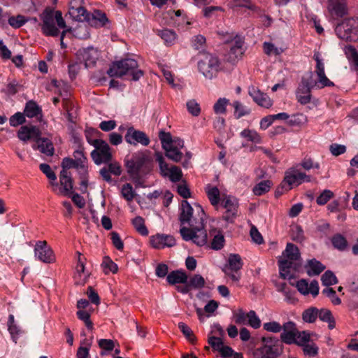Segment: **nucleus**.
Wrapping results in <instances>:
<instances>
[{"label":"nucleus","mask_w":358,"mask_h":358,"mask_svg":"<svg viewBox=\"0 0 358 358\" xmlns=\"http://www.w3.org/2000/svg\"><path fill=\"white\" fill-rule=\"evenodd\" d=\"M125 140L128 143L132 145L141 143V145L146 146L150 143V140L144 132L136 130L132 127L127 129V132L125 135Z\"/></svg>","instance_id":"nucleus-16"},{"label":"nucleus","mask_w":358,"mask_h":358,"mask_svg":"<svg viewBox=\"0 0 358 358\" xmlns=\"http://www.w3.org/2000/svg\"><path fill=\"white\" fill-rule=\"evenodd\" d=\"M155 160L158 162L160 173L164 177H168L172 182H178L182 178L181 169L173 166L169 167L168 164L165 162L164 157L161 152H156L155 155Z\"/></svg>","instance_id":"nucleus-9"},{"label":"nucleus","mask_w":358,"mask_h":358,"mask_svg":"<svg viewBox=\"0 0 358 358\" xmlns=\"http://www.w3.org/2000/svg\"><path fill=\"white\" fill-rule=\"evenodd\" d=\"M74 161L76 163V169L87 173V167L85 166L86 157L84 155L83 151L77 150L73 152Z\"/></svg>","instance_id":"nucleus-33"},{"label":"nucleus","mask_w":358,"mask_h":358,"mask_svg":"<svg viewBox=\"0 0 358 358\" xmlns=\"http://www.w3.org/2000/svg\"><path fill=\"white\" fill-rule=\"evenodd\" d=\"M132 224L136 230L143 236L148 234V230L145 225V220L141 216H136L132 220Z\"/></svg>","instance_id":"nucleus-36"},{"label":"nucleus","mask_w":358,"mask_h":358,"mask_svg":"<svg viewBox=\"0 0 358 358\" xmlns=\"http://www.w3.org/2000/svg\"><path fill=\"white\" fill-rule=\"evenodd\" d=\"M334 196V193L329 189H324L317 198L316 202L318 205L326 204Z\"/></svg>","instance_id":"nucleus-55"},{"label":"nucleus","mask_w":358,"mask_h":358,"mask_svg":"<svg viewBox=\"0 0 358 358\" xmlns=\"http://www.w3.org/2000/svg\"><path fill=\"white\" fill-rule=\"evenodd\" d=\"M329 150L334 156H338L345 152L346 147L344 145L334 143L330 145Z\"/></svg>","instance_id":"nucleus-63"},{"label":"nucleus","mask_w":358,"mask_h":358,"mask_svg":"<svg viewBox=\"0 0 358 358\" xmlns=\"http://www.w3.org/2000/svg\"><path fill=\"white\" fill-rule=\"evenodd\" d=\"M271 188V181L263 180L259 182L253 188V192L255 195L260 196L267 192Z\"/></svg>","instance_id":"nucleus-45"},{"label":"nucleus","mask_w":358,"mask_h":358,"mask_svg":"<svg viewBox=\"0 0 358 358\" xmlns=\"http://www.w3.org/2000/svg\"><path fill=\"white\" fill-rule=\"evenodd\" d=\"M127 172L134 182L138 186H143L144 176L148 171L147 168H141L127 164Z\"/></svg>","instance_id":"nucleus-22"},{"label":"nucleus","mask_w":358,"mask_h":358,"mask_svg":"<svg viewBox=\"0 0 358 358\" xmlns=\"http://www.w3.org/2000/svg\"><path fill=\"white\" fill-rule=\"evenodd\" d=\"M41 108L34 101H29L26 103L24 115L27 117L32 118L41 115Z\"/></svg>","instance_id":"nucleus-31"},{"label":"nucleus","mask_w":358,"mask_h":358,"mask_svg":"<svg viewBox=\"0 0 358 358\" xmlns=\"http://www.w3.org/2000/svg\"><path fill=\"white\" fill-rule=\"evenodd\" d=\"M80 55L85 62V66L87 68L94 65L98 59L99 54L96 49L88 48L80 51Z\"/></svg>","instance_id":"nucleus-26"},{"label":"nucleus","mask_w":358,"mask_h":358,"mask_svg":"<svg viewBox=\"0 0 358 358\" xmlns=\"http://www.w3.org/2000/svg\"><path fill=\"white\" fill-rule=\"evenodd\" d=\"M41 132L36 126H22L17 131L18 138L24 142L29 140L36 141L41 136Z\"/></svg>","instance_id":"nucleus-18"},{"label":"nucleus","mask_w":358,"mask_h":358,"mask_svg":"<svg viewBox=\"0 0 358 358\" xmlns=\"http://www.w3.org/2000/svg\"><path fill=\"white\" fill-rule=\"evenodd\" d=\"M40 170L47 176V178L52 180H55L57 176L55 173L52 171L50 166L47 164H41Z\"/></svg>","instance_id":"nucleus-62"},{"label":"nucleus","mask_w":358,"mask_h":358,"mask_svg":"<svg viewBox=\"0 0 358 358\" xmlns=\"http://www.w3.org/2000/svg\"><path fill=\"white\" fill-rule=\"evenodd\" d=\"M198 69L206 78L212 79L220 69V62L217 56L205 53L198 62Z\"/></svg>","instance_id":"nucleus-5"},{"label":"nucleus","mask_w":358,"mask_h":358,"mask_svg":"<svg viewBox=\"0 0 358 358\" xmlns=\"http://www.w3.org/2000/svg\"><path fill=\"white\" fill-rule=\"evenodd\" d=\"M224 237L222 232L219 231L214 236L211 242V248L215 250H221L224 245Z\"/></svg>","instance_id":"nucleus-48"},{"label":"nucleus","mask_w":358,"mask_h":358,"mask_svg":"<svg viewBox=\"0 0 358 358\" xmlns=\"http://www.w3.org/2000/svg\"><path fill=\"white\" fill-rule=\"evenodd\" d=\"M248 93L253 101L260 106L268 108L273 104L271 99L266 94L253 86L249 87Z\"/></svg>","instance_id":"nucleus-20"},{"label":"nucleus","mask_w":358,"mask_h":358,"mask_svg":"<svg viewBox=\"0 0 358 358\" xmlns=\"http://www.w3.org/2000/svg\"><path fill=\"white\" fill-rule=\"evenodd\" d=\"M166 280L171 285L186 283L187 280V275L185 272L177 270L169 273L167 275Z\"/></svg>","instance_id":"nucleus-30"},{"label":"nucleus","mask_w":358,"mask_h":358,"mask_svg":"<svg viewBox=\"0 0 358 358\" xmlns=\"http://www.w3.org/2000/svg\"><path fill=\"white\" fill-rule=\"evenodd\" d=\"M110 236L112 243L115 248L118 250H122L124 248V243L118 233L116 231H113L111 232Z\"/></svg>","instance_id":"nucleus-61"},{"label":"nucleus","mask_w":358,"mask_h":358,"mask_svg":"<svg viewBox=\"0 0 358 358\" xmlns=\"http://www.w3.org/2000/svg\"><path fill=\"white\" fill-rule=\"evenodd\" d=\"M264 51L267 55H280L284 52L281 47H277L272 43L264 42L263 43Z\"/></svg>","instance_id":"nucleus-39"},{"label":"nucleus","mask_w":358,"mask_h":358,"mask_svg":"<svg viewBox=\"0 0 358 358\" xmlns=\"http://www.w3.org/2000/svg\"><path fill=\"white\" fill-rule=\"evenodd\" d=\"M92 20L95 21L96 26H104L108 22V18L104 13L96 10L92 15Z\"/></svg>","instance_id":"nucleus-52"},{"label":"nucleus","mask_w":358,"mask_h":358,"mask_svg":"<svg viewBox=\"0 0 358 358\" xmlns=\"http://www.w3.org/2000/svg\"><path fill=\"white\" fill-rule=\"evenodd\" d=\"M187 108L188 112L193 116H199L201 113V108L199 104L194 100H189L187 103Z\"/></svg>","instance_id":"nucleus-51"},{"label":"nucleus","mask_w":358,"mask_h":358,"mask_svg":"<svg viewBox=\"0 0 358 358\" xmlns=\"http://www.w3.org/2000/svg\"><path fill=\"white\" fill-rule=\"evenodd\" d=\"M229 5L233 9L238 7H245L250 10L255 9V6L249 0H229Z\"/></svg>","instance_id":"nucleus-47"},{"label":"nucleus","mask_w":358,"mask_h":358,"mask_svg":"<svg viewBox=\"0 0 358 358\" xmlns=\"http://www.w3.org/2000/svg\"><path fill=\"white\" fill-rule=\"evenodd\" d=\"M308 276L320 275L324 269L325 266L315 259H310L305 266Z\"/></svg>","instance_id":"nucleus-25"},{"label":"nucleus","mask_w":358,"mask_h":358,"mask_svg":"<svg viewBox=\"0 0 358 358\" xmlns=\"http://www.w3.org/2000/svg\"><path fill=\"white\" fill-rule=\"evenodd\" d=\"M27 22L25 17L21 15L16 17L12 16L8 19V24L13 28L17 29L23 26Z\"/></svg>","instance_id":"nucleus-53"},{"label":"nucleus","mask_w":358,"mask_h":358,"mask_svg":"<svg viewBox=\"0 0 358 358\" xmlns=\"http://www.w3.org/2000/svg\"><path fill=\"white\" fill-rule=\"evenodd\" d=\"M328 10L331 15L343 17L348 13L346 0H328Z\"/></svg>","instance_id":"nucleus-23"},{"label":"nucleus","mask_w":358,"mask_h":358,"mask_svg":"<svg viewBox=\"0 0 358 358\" xmlns=\"http://www.w3.org/2000/svg\"><path fill=\"white\" fill-rule=\"evenodd\" d=\"M232 105L234 108V115L236 119L250 113V109L238 101H234Z\"/></svg>","instance_id":"nucleus-38"},{"label":"nucleus","mask_w":358,"mask_h":358,"mask_svg":"<svg viewBox=\"0 0 358 358\" xmlns=\"http://www.w3.org/2000/svg\"><path fill=\"white\" fill-rule=\"evenodd\" d=\"M205 192L210 203L213 206L218 205L220 201V192L219 189L215 186L208 184L205 187Z\"/></svg>","instance_id":"nucleus-29"},{"label":"nucleus","mask_w":358,"mask_h":358,"mask_svg":"<svg viewBox=\"0 0 358 358\" xmlns=\"http://www.w3.org/2000/svg\"><path fill=\"white\" fill-rule=\"evenodd\" d=\"M313 58L317 63L315 73L318 77V83L321 85V87L334 86V83L329 80L325 75L324 64L320 58V54L318 52H315Z\"/></svg>","instance_id":"nucleus-17"},{"label":"nucleus","mask_w":358,"mask_h":358,"mask_svg":"<svg viewBox=\"0 0 358 358\" xmlns=\"http://www.w3.org/2000/svg\"><path fill=\"white\" fill-rule=\"evenodd\" d=\"M301 255L297 246L289 243L278 261L280 275L283 279L292 277L291 270L296 271L301 266Z\"/></svg>","instance_id":"nucleus-2"},{"label":"nucleus","mask_w":358,"mask_h":358,"mask_svg":"<svg viewBox=\"0 0 358 358\" xmlns=\"http://www.w3.org/2000/svg\"><path fill=\"white\" fill-rule=\"evenodd\" d=\"M159 35L167 45H173L176 40V34L171 29H165L159 31Z\"/></svg>","instance_id":"nucleus-35"},{"label":"nucleus","mask_w":358,"mask_h":358,"mask_svg":"<svg viewBox=\"0 0 358 358\" xmlns=\"http://www.w3.org/2000/svg\"><path fill=\"white\" fill-rule=\"evenodd\" d=\"M138 62L131 58L122 59L113 63L107 73L110 77L121 78L123 76L129 75L132 76L134 81L138 80L143 75L141 70L137 69Z\"/></svg>","instance_id":"nucleus-4"},{"label":"nucleus","mask_w":358,"mask_h":358,"mask_svg":"<svg viewBox=\"0 0 358 358\" xmlns=\"http://www.w3.org/2000/svg\"><path fill=\"white\" fill-rule=\"evenodd\" d=\"M42 20L41 24L42 32L48 36H57L59 35V29L56 27L55 22L59 28L66 27V23L62 17V13L59 10L48 7L40 15Z\"/></svg>","instance_id":"nucleus-3"},{"label":"nucleus","mask_w":358,"mask_h":358,"mask_svg":"<svg viewBox=\"0 0 358 358\" xmlns=\"http://www.w3.org/2000/svg\"><path fill=\"white\" fill-rule=\"evenodd\" d=\"M70 14L78 21L88 19V13L84 7L80 6L76 8H70Z\"/></svg>","instance_id":"nucleus-41"},{"label":"nucleus","mask_w":358,"mask_h":358,"mask_svg":"<svg viewBox=\"0 0 358 358\" xmlns=\"http://www.w3.org/2000/svg\"><path fill=\"white\" fill-rule=\"evenodd\" d=\"M282 326L275 321L269 322L264 324V329L267 331L278 333L282 331Z\"/></svg>","instance_id":"nucleus-59"},{"label":"nucleus","mask_w":358,"mask_h":358,"mask_svg":"<svg viewBox=\"0 0 358 358\" xmlns=\"http://www.w3.org/2000/svg\"><path fill=\"white\" fill-rule=\"evenodd\" d=\"M59 182L62 187L58 194L70 196L73 194V180L71 173L67 170H62L59 174Z\"/></svg>","instance_id":"nucleus-19"},{"label":"nucleus","mask_w":358,"mask_h":358,"mask_svg":"<svg viewBox=\"0 0 358 358\" xmlns=\"http://www.w3.org/2000/svg\"><path fill=\"white\" fill-rule=\"evenodd\" d=\"M121 195L127 201H132L136 195L131 184L126 183L121 188Z\"/></svg>","instance_id":"nucleus-44"},{"label":"nucleus","mask_w":358,"mask_h":358,"mask_svg":"<svg viewBox=\"0 0 358 358\" xmlns=\"http://www.w3.org/2000/svg\"><path fill=\"white\" fill-rule=\"evenodd\" d=\"M193 208L191 205L184 200L181 203L180 221L182 224H188L190 228L182 227L180 230L182 238L186 241H192L199 246H202L207 243V234L203 229V219L194 224V220L192 219Z\"/></svg>","instance_id":"nucleus-1"},{"label":"nucleus","mask_w":358,"mask_h":358,"mask_svg":"<svg viewBox=\"0 0 358 358\" xmlns=\"http://www.w3.org/2000/svg\"><path fill=\"white\" fill-rule=\"evenodd\" d=\"M321 281L324 286L329 287L338 282V279L331 271H327L321 277Z\"/></svg>","instance_id":"nucleus-43"},{"label":"nucleus","mask_w":358,"mask_h":358,"mask_svg":"<svg viewBox=\"0 0 358 358\" xmlns=\"http://www.w3.org/2000/svg\"><path fill=\"white\" fill-rule=\"evenodd\" d=\"M310 176L300 171L296 167H292L285 172V177L281 182V188L289 191L293 186H298L303 182H310Z\"/></svg>","instance_id":"nucleus-7"},{"label":"nucleus","mask_w":358,"mask_h":358,"mask_svg":"<svg viewBox=\"0 0 358 358\" xmlns=\"http://www.w3.org/2000/svg\"><path fill=\"white\" fill-rule=\"evenodd\" d=\"M241 136L255 143H260L262 141L259 134L256 131L252 129L243 130L241 132Z\"/></svg>","instance_id":"nucleus-37"},{"label":"nucleus","mask_w":358,"mask_h":358,"mask_svg":"<svg viewBox=\"0 0 358 358\" xmlns=\"http://www.w3.org/2000/svg\"><path fill=\"white\" fill-rule=\"evenodd\" d=\"M295 286L297 290L304 296L311 294L313 297H315L319 294V284L316 280H313L310 283H308L307 280L301 279L296 281Z\"/></svg>","instance_id":"nucleus-15"},{"label":"nucleus","mask_w":358,"mask_h":358,"mask_svg":"<svg viewBox=\"0 0 358 358\" xmlns=\"http://www.w3.org/2000/svg\"><path fill=\"white\" fill-rule=\"evenodd\" d=\"M336 35L345 41H358V19L350 18L344 20L335 29Z\"/></svg>","instance_id":"nucleus-6"},{"label":"nucleus","mask_w":358,"mask_h":358,"mask_svg":"<svg viewBox=\"0 0 358 358\" xmlns=\"http://www.w3.org/2000/svg\"><path fill=\"white\" fill-rule=\"evenodd\" d=\"M324 295L329 297L334 305L341 303V299L336 296V292L331 287L324 289L322 292Z\"/></svg>","instance_id":"nucleus-57"},{"label":"nucleus","mask_w":358,"mask_h":358,"mask_svg":"<svg viewBox=\"0 0 358 358\" xmlns=\"http://www.w3.org/2000/svg\"><path fill=\"white\" fill-rule=\"evenodd\" d=\"M208 343L210 345L214 351H220L224 346L222 338L216 336H210L208 338Z\"/></svg>","instance_id":"nucleus-60"},{"label":"nucleus","mask_w":358,"mask_h":358,"mask_svg":"<svg viewBox=\"0 0 358 358\" xmlns=\"http://www.w3.org/2000/svg\"><path fill=\"white\" fill-rule=\"evenodd\" d=\"M262 354L260 358H278L280 355V351L278 348L265 345L259 349Z\"/></svg>","instance_id":"nucleus-32"},{"label":"nucleus","mask_w":358,"mask_h":358,"mask_svg":"<svg viewBox=\"0 0 358 358\" xmlns=\"http://www.w3.org/2000/svg\"><path fill=\"white\" fill-rule=\"evenodd\" d=\"M164 150H165L166 156L171 160L175 162H178L181 160L182 153L180 150H178V149L173 148L172 145Z\"/></svg>","instance_id":"nucleus-42"},{"label":"nucleus","mask_w":358,"mask_h":358,"mask_svg":"<svg viewBox=\"0 0 358 358\" xmlns=\"http://www.w3.org/2000/svg\"><path fill=\"white\" fill-rule=\"evenodd\" d=\"M37 145H33L34 150L38 149L39 151L47 156H52L54 155L55 149L52 141L46 138H41L36 141Z\"/></svg>","instance_id":"nucleus-24"},{"label":"nucleus","mask_w":358,"mask_h":358,"mask_svg":"<svg viewBox=\"0 0 358 358\" xmlns=\"http://www.w3.org/2000/svg\"><path fill=\"white\" fill-rule=\"evenodd\" d=\"M300 84L312 90L317 85V82L313 79V73H309L307 76L303 77Z\"/></svg>","instance_id":"nucleus-64"},{"label":"nucleus","mask_w":358,"mask_h":358,"mask_svg":"<svg viewBox=\"0 0 358 358\" xmlns=\"http://www.w3.org/2000/svg\"><path fill=\"white\" fill-rule=\"evenodd\" d=\"M229 103V100L226 98H220L213 106L215 113L222 114L226 112V106Z\"/></svg>","instance_id":"nucleus-54"},{"label":"nucleus","mask_w":358,"mask_h":358,"mask_svg":"<svg viewBox=\"0 0 358 358\" xmlns=\"http://www.w3.org/2000/svg\"><path fill=\"white\" fill-rule=\"evenodd\" d=\"M35 258L43 263H52L55 258L51 248L48 245L45 241H38L34 247Z\"/></svg>","instance_id":"nucleus-12"},{"label":"nucleus","mask_w":358,"mask_h":358,"mask_svg":"<svg viewBox=\"0 0 358 358\" xmlns=\"http://www.w3.org/2000/svg\"><path fill=\"white\" fill-rule=\"evenodd\" d=\"M243 266L241 257L238 254H231L228 258V263L222 268L224 274L234 282H238L241 278L239 271Z\"/></svg>","instance_id":"nucleus-10"},{"label":"nucleus","mask_w":358,"mask_h":358,"mask_svg":"<svg viewBox=\"0 0 358 358\" xmlns=\"http://www.w3.org/2000/svg\"><path fill=\"white\" fill-rule=\"evenodd\" d=\"M331 242L334 247L340 250H343L347 246L346 239L340 234L334 236L331 239Z\"/></svg>","instance_id":"nucleus-50"},{"label":"nucleus","mask_w":358,"mask_h":358,"mask_svg":"<svg viewBox=\"0 0 358 358\" xmlns=\"http://www.w3.org/2000/svg\"><path fill=\"white\" fill-rule=\"evenodd\" d=\"M186 283L192 289H199L204 287L205 280L201 275L196 274L187 279Z\"/></svg>","instance_id":"nucleus-34"},{"label":"nucleus","mask_w":358,"mask_h":358,"mask_svg":"<svg viewBox=\"0 0 358 358\" xmlns=\"http://www.w3.org/2000/svg\"><path fill=\"white\" fill-rule=\"evenodd\" d=\"M282 332L280 334L281 341L287 345L299 343V341L301 337L302 331L297 329L296 324L292 322H287L283 324L282 328Z\"/></svg>","instance_id":"nucleus-11"},{"label":"nucleus","mask_w":358,"mask_h":358,"mask_svg":"<svg viewBox=\"0 0 358 358\" xmlns=\"http://www.w3.org/2000/svg\"><path fill=\"white\" fill-rule=\"evenodd\" d=\"M243 41L240 38H236L234 40L233 45L231 47L230 53L235 55L237 57L243 53Z\"/></svg>","instance_id":"nucleus-49"},{"label":"nucleus","mask_w":358,"mask_h":358,"mask_svg":"<svg viewBox=\"0 0 358 358\" xmlns=\"http://www.w3.org/2000/svg\"><path fill=\"white\" fill-rule=\"evenodd\" d=\"M178 326L181 332L189 342H195L196 337L194 335L193 331L185 323L180 322L178 323Z\"/></svg>","instance_id":"nucleus-46"},{"label":"nucleus","mask_w":358,"mask_h":358,"mask_svg":"<svg viewBox=\"0 0 358 358\" xmlns=\"http://www.w3.org/2000/svg\"><path fill=\"white\" fill-rule=\"evenodd\" d=\"M159 139L161 141L162 148H169V146L172 145L173 140L170 133H166L164 131L159 132Z\"/></svg>","instance_id":"nucleus-58"},{"label":"nucleus","mask_w":358,"mask_h":358,"mask_svg":"<svg viewBox=\"0 0 358 358\" xmlns=\"http://www.w3.org/2000/svg\"><path fill=\"white\" fill-rule=\"evenodd\" d=\"M222 205L226 209L223 220L228 222H233L238 215V200L234 196H226L222 200Z\"/></svg>","instance_id":"nucleus-13"},{"label":"nucleus","mask_w":358,"mask_h":358,"mask_svg":"<svg viewBox=\"0 0 358 358\" xmlns=\"http://www.w3.org/2000/svg\"><path fill=\"white\" fill-rule=\"evenodd\" d=\"M310 333L308 331H302V336L297 345L302 347L303 354L310 357H316L319 353L318 346L310 341Z\"/></svg>","instance_id":"nucleus-14"},{"label":"nucleus","mask_w":358,"mask_h":358,"mask_svg":"<svg viewBox=\"0 0 358 358\" xmlns=\"http://www.w3.org/2000/svg\"><path fill=\"white\" fill-rule=\"evenodd\" d=\"M98 344L102 350L100 352L101 356L106 355L107 352L112 351L115 348V342L111 339H100L98 341Z\"/></svg>","instance_id":"nucleus-40"},{"label":"nucleus","mask_w":358,"mask_h":358,"mask_svg":"<svg viewBox=\"0 0 358 358\" xmlns=\"http://www.w3.org/2000/svg\"><path fill=\"white\" fill-rule=\"evenodd\" d=\"M150 243L153 248L160 249L164 247H173L176 245V240L171 235L157 234L150 238Z\"/></svg>","instance_id":"nucleus-21"},{"label":"nucleus","mask_w":358,"mask_h":358,"mask_svg":"<svg viewBox=\"0 0 358 358\" xmlns=\"http://www.w3.org/2000/svg\"><path fill=\"white\" fill-rule=\"evenodd\" d=\"M8 330L10 334L12 341L16 344L20 335L24 331L23 330L17 325L15 322L13 315H10L8 320Z\"/></svg>","instance_id":"nucleus-27"},{"label":"nucleus","mask_w":358,"mask_h":358,"mask_svg":"<svg viewBox=\"0 0 358 358\" xmlns=\"http://www.w3.org/2000/svg\"><path fill=\"white\" fill-rule=\"evenodd\" d=\"M310 92V89H309L307 87H305L302 84H299L296 91V97L298 102H299L302 105L308 103L311 99Z\"/></svg>","instance_id":"nucleus-28"},{"label":"nucleus","mask_w":358,"mask_h":358,"mask_svg":"<svg viewBox=\"0 0 358 358\" xmlns=\"http://www.w3.org/2000/svg\"><path fill=\"white\" fill-rule=\"evenodd\" d=\"M9 122L12 127H17L22 124L25 122V115L24 113L17 112L10 117Z\"/></svg>","instance_id":"nucleus-56"},{"label":"nucleus","mask_w":358,"mask_h":358,"mask_svg":"<svg viewBox=\"0 0 358 358\" xmlns=\"http://www.w3.org/2000/svg\"><path fill=\"white\" fill-rule=\"evenodd\" d=\"M92 146L94 150L91 152V157L97 165L108 163L112 158L110 148L108 144L103 140L94 141Z\"/></svg>","instance_id":"nucleus-8"}]
</instances>
